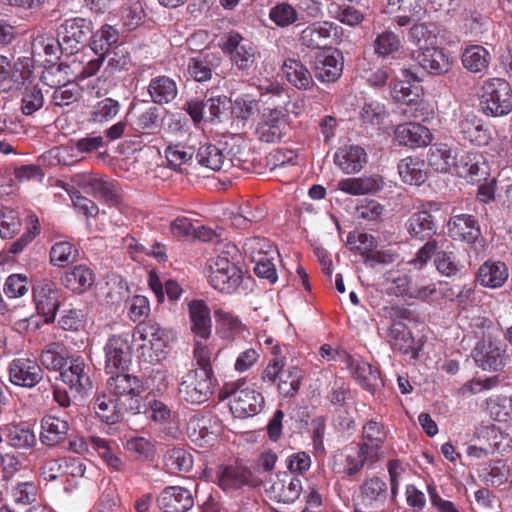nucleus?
<instances>
[{
    "mask_svg": "<svg viewBox=\"0 0 512 512\" xmlns=\"http://www.w3.org/2000/svg\"><path fill=\"white\" fill-rule=\"evenodd\" d=\"M163 120L162 111L156 106H149L137 111L132 126L137 133L142 135H156L162 129Z\"/></svg>",
    "mask_w": 512,
    "mask_h": 512,
    "instance_id": "nucleus-32",
    "label": "nucleus"
},
{
    "mask_svg": "<svg viewBox=\"0 0 512 512\" xmlns=\"http://www.w3.org/2000/svg\"><path fill=\"white\" fill-rule=\"evenodd\" d=\"M490 51L482 45L474 44L466 47L461 55L463 67L471 73L486 71L491 63Z\"/></svg>",
    "mask_w": 512,
    "mask_h": 512,
    "instance_id": "nucleus-40",
    "label": "nucleus"
},
{
    "mask_svg": "<svg viewBox=\"0 0 512 512\" xmlns=\"http://www.w3.org/2000/svg\"><path fill=\"white\" fill-rule=\"evenodd\" d=\"M476 365L484 371H501L507 364V346L500 339L485 337L471 352Z\"/></svg>",
    "mask_w": 512,
    "mask_h": 512,
    "instance_id": "nucleus-7",
    "label": "nucleus"
},
{
    "mask_svg": "<svg viewBox=\"0 0 512 512\" xmlns=\"http://www.w3.org/2000/svg\"><path fill=\"white\" fill-rule=\"evenodd\" d=\"M214 317L224 338L234 337L244 329V326L238 316L222 307L214 309Z\"/></svg>",
    "mask_w": 512,
    "mask_h": 512,
    "instance_id": "nucleus-49",
    "label": "nucleus"
},
{
    "mask_svg": "<svg viewBox=\"0 0 512 512\" xmlns=\"http://www.w3.org/2000/svg\"><path fill=\"white\" fill-rule=\"evenodd\" d=\"M375 53L386 58L389 56L394 57L401 48V41L399 36L392 31H383L378 34L373 43Z\"/></svg>",
    "mask_w": 512,
    "mask_h": 512,
    "instance_id": "nucleus-52",
    "label": "nucleus"
},
{
    "mask_svg": "<svg viewBox=\"0 0 512 512\" xmlns=\"http://www.w3.org/2000/svg\"><path fill=\"white\" fill-rule=\"evenodd\" d=\"M459 130L465 140L478 146L487 145L491 139L490 131L484 127L482 120L474 114H467L460 120Z\"/></svg>",
    "mask_w": 512,
    "mask_h": 512,
    "instance_id": "nucleus-36",
    "label": "nucleus"
},
{
    "mask_svg": "<svg viewBox=\"0 0 512 512\" xmlns=\"http://www.w3.org/2000/svg\"><path fill=\"white\" fill-rule=\"evenodd\" d=\"M349 368L355 380L365 390L374 393L377 389L383 386L380 371L377 367L372 366L368 362L350 359Z\"/></svg>",
    "mask_w": 512,
    "mask_h": 512,
    "instance_id": "nucleus-30",
    "label": "nucleus"
},
{
    "mask_svg": "<svg viewBox=\"0 0 512 512\" xmlns=\"http://www.w3.org/2000/svg\"><path fill=\"white\" fill-rule=\"evenodd\" d=\"M135 334L142 342L139 346L140 357L145 362L155 364L166 358L171 340L170 332L159 323L149 320L139 323Z\"/></svg>",
    "mask_w": 512,
    "mask_h": 512,
    "instance_id": "nucleus-1",
    "label": "nucleus"
},
{
    "mask_svg": "<svg viewBox=\"0 0 512 512\" xmlns=\"http://www.w3.org/2000/svg\"><path fill=\"white\" fill-rule=\"evenodd\" d=\"M302 371L297 367H289L282 372L279 382V393L285 398L293 397L300 388Z\"/></svg>",
    "mask_w": 512,
    "mask_h": 512,
    "instance_id": "nucleus-56",
    "label": "nucleus"
},
{
    "mask_svg": "<svg viewBox=\"0 0 512 512\" xmlns=\"http://www.w3.org/2000/svg\"><path fill=\"white\" fill-rule=\"evenodd\" d=\"M32 48L34 55L45 56L44 62L46 64H55L59 59V51L62 52L59 37L54 39L53 37L39 36L34 40Z\"/></svg>",
    "mask_w": 512,
    "mask_h": 512,
    "instance_id": "nucleus-50",
    "label": "nucleus"
},
{
    "mask_svg": "<svg viewBox=\"0 0 512 512\" xmlns=\"http://www.w3.org/2000/svg\"><path fill=\"white\" fill-rule=\"evenodd\" d=\"M165 463L173 471L187 472L193 467V458L183 448H172L165 456Z\"/></svg>",
    "mask_w": 512,
    "mask_h": 512,
    "instance_id": "nucleus-64",
    "label": "nucleus"
},
{
    "mask_svg": "<svg viewBox=\"0 0 512 512\" xmlns=\"http://www.w3.org/2000/svg\"><path fill=\"white\" fill-rule=\"evenodd\" d=\"M145 16V10L140 0H129L121 10V20L128 30L137 28Z\"/></svg>",
    "mask_w": 512,
    "mask_h": 512,
    "instance_id": "nucleus-59",
    "label": "nucleus"
},
{
    "mask_svg": "<svg viewBox=\"0 0 512 512\" xmlns=\"http://www.w3.org/2000/svg\"><path fill=\"white\" fill-rule=\"evenodd\" d=\"M437 210L438 206L435 202L422 203L418 211L414 212L406 221L405 226L410 236L424 240L435 234L436 224L431 213Z\"/></svg>",
    "mask_w": 512,
    "mask_h": 512,
    "instance_id": "nucleus-16",
    "label": "nucleus"
},
{
    "mask_svg": "<svg viewBox=\"0 0 512 512\" xmlns=\"http://www.w3.org/2000/svg\"><path fill=\"white\" fill-rule=\"evenodd\" d=\"M334 29H336V26L332 22H314L301 31L300 42L307 48H324L329 44Z\"/></svg>",
    "mask_w": 512,
    "mask_h": 512,
    "instance_id": "nucleus-29",
    "label": "nucleus"
},
{
    "mask_svg": "<svg viewBox=\"0 0 512 512\" xmlns=\"http://www.w3.org/2000/svg\"><path fill=\"white\" fill-rule=\"evenodd\" d=\"M264 406L261 393L250 388L231 391L230 410L235 417L247 418L258 414Z\"/></svg>",
    "mask_w": 512,
    "mask_h": 512,
    "instance_id": "nucleus-17",
    "label": "nucleus"
},
{
    "mask_svg": "<svg viewBox=\"0 0 512 512\" xmlns=\"http://www.w3.org/2000/svg\"><path fill=\"white\" fill-rule=\"evenodd\" d=\"M190 329L197 338L206 340L211 335L212 321L210 309L203 300H193L188 304Z\"/></svg>",
    "mask_w": 512,
    "mask_h": 512,
    "instance_id": "nucleus-28",
    "label": "nucleus"
},
{
    "mask_svg": "<svg viewBox=\"0 0 512 512\" xmlns=\"http://www.w3.org/2000/svg\"><path fill=\"white\" fill-rule=\"evenodd\" d=\"M420 66L433 75H442L449 71L451 61L442 49L427 47L417 56Z\"/></svg>",
    "mask_w": 512,
    "mask_h": 512,
    "instance_id": "nucleus-38",
    "label": "nucleus"
},
{
    "mask_svg": "<svg viewBox=\"0 0 512 512\" xmlns=\"http://www.w3.org/2000/svg\"><path fill=\"white\" fill-rule=\"evenodd\" d=\"M248 478L247 469L238 465L221 466L217 472L218 484L225 491L241 488L248 483Z\"/></svg>",
    "mask_w": 512,
    "mask_h": 512,
    "instance_id": "nucleus-43",
    "label": "nucleus"
},
{
    "mask_svg": "<svg viewBox=\"0 0 512 512\" xmlns=\"http://www.w3.org/2000/svg\"><path fill=\"white\" fill-rule=\"evenodd\" d=\"M398 173L403 182L420 186L428 176V170L424 160L418 157L408 156L398 163Z\"/></svg>",
    "mask_w": 512,
    "mask_h": 512,
    "instance_id": "nucleus-39",
    "label": "nucleus"
},
{
    "mask_svg": "<svg viewBox=\"0 0 512 512\" xmlns=\"http://www.w3.org/2000/svg\"><path fill=\"white\" fill-rule=\"evenodd\" d=\"M33 301L38 315L45 323H53L60 307L61 289L49 279L37 280L32 287Z\"/></svg>",
    "mask_w": 512,
    "mask_h": 512,
    "instance_id": "nucleus-8",
    "label": "nucleus"
},
{
    "mask_svg": "<svg viewBox=\"0 0 512 512\" xmlns=\"http://www.w3.org/2000/svg\"><path fill=\"white\" fill-rule=\"evenodd\" d=\"M120 107L119 101L113 98H104L93 106L91 118L95 123L109 122L118 115Z\"/></svg>",
    "mask_w": 512,
    "mask_h": 512,
    "instance_id": "nucleus-57",
    "label": "nucleus"
},
{
    "mask_svg": "<svg viewBox=\"0 0 512 512\" xmlns=\"http://www.w3.org/2000/svg\"><path fill=\"white\" fill-rule=\"evenodd\" d=\"M78 256L75 246L68 241L56 242L50 250V261L54 266L64 267Z\"/></svg>",
    "mask_w": 512,
    "mask_h": 512,
    "instance_id": "nucleus-58",
    "label": "nucleus"
},
{
    "mask_svg": "<svg viewBox=\"0 0 512 512\" xmlns=\"http://www.w3.org/2000/svg\"><path fill=\"white\" fill-rule=\"evenodd\" d=\"M81 96L80 87L76 83H67L55 88L51 96V104L65 107L76 102Z\"/></svg>",
    "mask_w": 512,
    "mask_h": 512,
    "instance_id": "nucleus-63",
    "label": "nucleus"
},
{
    "mask_svg": "<svg viewBox=\"0 0 512 512\" xmlns=\"http://www.w3.org/2000/svg\"><path fill=\"white\" fill-rule=\"evenodd\" d=\"M148 93L155 104L171 103L178 95V87L174 79L160 75L150 80Z\"/></svg>",
    "mask_w": 512,
    "mask_h": 512,
    "instance_id": "nucleus-37",
    "label": "nucleus"
},
{
    "mask_svg": "<svg viewBox=\"0 0 512 512\" xmlns=\"http://www.w3.org/2000/svg\"><path fill=\"white\" fill-rule=\"evenodd\" d=\"M457 175L472 183L487 180L489 176V164L485 157L477 152H469L456 162Z\"/></svg>",
    "mask_w": 512,
    "mask_h": 512,
    "instance_id": "nucleus-21",
    "label": "nucleus"
},
{
    "mask_svg": "<svg viewBox=\"0 0 512 512\" xmlns=\"http://www.w3.org/2000/svg\"><path fill=\"white\" fill-rule=\"evenodd\" d=\"M390 499L388 485L378 476L367 477L359 486L356 503L365 509H385Z\"/></svg>",
    "mask_w": 512,
    "mask_h": 512,
    "instance_id": "nucleus-12",
    "label": "nucleus"
},
{
    "mask_svg": "<svg viewBox=\"0 0 512 512\" xmlns=\"http://www.w3.org/2000/svg\"><path fill=\"white\" fill-rule=\"evenodd\" d=\"M222 50L229 55L233 65L246 75L256 64L257 47L239 32L230 31L223 37Z\"/></svg>",
    "mask_w": 512,
    "mask_h": 512,
    "instance_id": "nucleus-6",
    "label": "nucleus"
},
{
    "mask_svg": "<svg viewBox=\"0 0 512 512\" xmlns=\"http://www.w3.org/2000/svg\"><path fill=\"white\" fill-rule=\"evenodd\" d=\"M91 32V22L86 19H67L58 29L62 52L74 54L80 51L87 42Z\"/></svg>",
    "mask_w": 512,
    "mask_h": 512,
    "instance_id": "nucleus-10",
    "label": "nucleus"
},
{
    "mask_svg": "<svg viewBox=\"0 0 512 512\" xmlns=\"http://www.w3.org/2000/svg\"><path fill=\"white\" fill-rule=\"evenodd\" d=\"M394 137L399 145L410 148L424 147L432 141V133L427 127L411 122L398 125Z\"/></svg>",
    "mask_w": 512,
    "mask_h": 512,
    "instance_id": "nucleus-25",
    "label": "nucleus"
},
{
    "mask_svg": "<svg viewBox=\"0 0 512 512\" xmlns=\"http://www.w3.org/2000/svg\"><path fill=\"white\" fill-rule=\"evenodd\" d=\"M90 444L105 463L115 471H122L124 462L112 451L111 442L107 439L91 436Z\"/></svg>",
    "mask_w": 512,
    "mask_h": 512,
    "instance_id": "nucleus-53",
    "label": "nucleus"
},
{
    "mask_svg": "<svg viewBox=\"0 0 512 512\" xmlns=\"http://www.w3.org/2000/svg\"><path fill=\"white\" fill-rule=\"evenodd\" d=\"M509 276L508 267L501 261H486L478 269L477 280L488 288H499L504 285Z\"/></svg>",
    "mask_w": 512,
    "mask_h": 512,
    "instance_id": "nucleus-35",
    "label": "nucleus"
},
{
    "mask_svg": "<svg viewBox=\"0 0 512 512\" xmlns=\"http://www.w3.org/2000/svg\"><path fill=\"white\" fill-rule=\"evenodd\" d=\"M133 335L123 333L110 337L104 347L105 370L113 374L115 371L126 370L132 359Z\"/></svg>",
    "mask_w": 512,
    "mask_h": 512,
    "instance_id": "nucleus-9",
    "label": "nucleus"
},
{
    "mask_svg": "<svg viewBox=\"0 0 512 512\" xmlns=\"http://www.w3.org/2000/svg\"><path fill=\"white\" fill-rule=\"evenodd\" d=\"M447 226L448 232L454 240L474 243L481 235L478 221L469 214L453 215Z\"/></svg>",
    "mask_w": 512,
    "mask_h": 512,
    "instance_id": "nucleus-26",
    "label": "nucleus"
},
{
    "mask_svg": "<svg viewBox=\"0 0 512 512\" xmlns=\"http://www.w3.org/2000/svg\"><path fill=\"white\" fill-rule=\"evenodd\" d=\"M428 163L437 172L446 173L452 166L455 167V157L447 144H434L428 152Z\"/></svg>",
    "mask_w": 512,
    "mask_h": 512,
    "instance_id": "nucleus-47",
    "label": "nucleus"
},
{
    "mask_svg": "<svg viewBox=\"0 0 512 512\" xmlns=\"http://www.w3.org/2000/svg\"><path fill=\"white\" fill-rule=\"evenodd\" d=\"M39 360L50 371L61 370L67 364V349L61 342H50L42 349Z\"/></svg>",
    "mask_w": 512,
    "mask_h": 512,
    "instance_id": "nucleus-44",
    "label": "nucleus"
},
{
    "mask_svg": "<svg viewBox=\"0 0 512 512\" xmlns=\"http://www.w3.org/2000/svg\"><path fill=\"white\" fill-rule=\"evenodd\" d=\"M229 254L230 251H223L210 258L207 263L209 284L224 294L236 292L243 282V272L233 259L229 258Z\"/></svg>",
    "mask_w": 512,
    "mask_h": 512,
    "instance_id": "nucleus-2",
    "label": "nucleus"
},
{
    "mask_svg": "<svg viewBox=\"0 0 512 512\" xmlns=\"http://www.w3.org/2000/svg\"><path fill=\"white\" fill-rule=\"evenodd\" d=\"M335 165L345 174L360 172L367 163V153L358 145H345L337 149L333 156Z\"/></svg>",
    "mask_w": 512,
    "mask_h": 512,
    "instance_id": "nucleus-24",
    "label": "nucleus"
},
{
    "mask_svg": "<svg viewBox=\"0 0 512 512\" xmlns=\"http://www.w3.org/2000/svg\"><path fill=\"white\" fill-rule=\"evenodd\" d=\"M44 105V95L37 84H29L24 88L21 111L24 115H32Z\"/></svg>",
    "mask_w": 512,
    "mask_h": 512,
    "instance_id": "nucleus-55",
    "label": "nucleus"
},
{
    "mask_svg": "<svg viewBox=\"0 0 512 512\" xmlns=\"http://www.w3.org/2000/svg\"><path fill=\"white\" fill-rule=\"evenodd\" d=\"M31 74L29 58H19L12 65L8 57L0 55V92H9L24 85Z\"/></svg>",
    "mask_w": 512,
    "mask_h": 512,
    "instance_id": "nucleus-14",
    "label": "nucleus"
},
{
    "mask_svg": "<svg viewBox=\"0 0 512 512\" xmlns=\"http://www.w3.org/2000/svg\"><path fill=\"white\" fill-rule=\"evenodd\" d=\"M194 505L191 492L183 487H166L158 497V506L163 512H187Z\"/></svg>",
    "mask_w": 512,
    "mask_h": 512,
    "instance_id": "nucleus-23",
    "label": "nucleus"
},
{
    "mask_svg": "<svg viewBox=\"0 0 512 512\" xmlns=\"http://www.w3.org/2000/svg\"><path fill=\"white\" fill-rule=\"evenodd\" d=\"M216 383L215 375L189 370L179 382V397L187 403L202 404L212 397Z\"/></svg>",
    "mask_w": 512,
    "mask_h": 512,
    "instance_id": "nucleus-5",
    "label": "nucleus"
},
{
    "mask_svg": "<svg viewBox=\"0 0 512 512\" xmlns=\"http://www.w3.org/2000/svg\"><path fill=\"white\" fill-rule=\"evenodd\" d=\"M72 182L85 193L104 199L107 202L117 203L119 195L114 182H111L97 173L80 172L72 176Z\"/></svg>",
    "mask_w": 512,
    "mask_h": 512,
    "instance_id": "nucleus-11",
    "label": "nucleus"
},
{
    "mask_svg": "<svg viewBox=\"0 0 512 512\" xmlns=\"http://www.w3.org/2000/svg\"><path fill=\"white\" fill-rule=\"evenodd\" d=\"M270 20L278 27H287L298 20L296 8L286 2L278 3L270 9Z\"/></svg>",
    "mask_w": 512,
    "mask_h": 512,
    "instance_id": "nucleus-60",
    "label": "nucleus"
},
{
    "mask_svg": "<svg viewBox=\"0 0 512 512\" xmlns=\"http://www.w3.org/2000/svg\"><path fill=\"white\" fill-rule=\"evenodd\" d=\"M243 252L247 258L253 261H260L265 256L276 258L278 251L267 238L251 237L244 241Z\"/></svg>",
    "mask_w": 512,
    "mask_h": 512,
    "instance_id": "nucleus-46",
    "label": "nucleus"
},
{
    "mask_svg": "<svg viewBox=\"0 0 512 512\" xmlns=\"http://www.w3.org/2000/svg\"><path fill=\"white\" fill-rule=\"evenodd\" d=\"M60 377L75 397L92 388L85 362L79 356L71 358L68 367L64 366L60 370Z\"/></svg>",
    "mask_w": 512,
    "mask_h": 512,
    "instance_id": "nucleus-20",
    "label": "nucleus"
},
{
    "mask_svg": "<svg viewBox=\"0 0 512 512\" xmlns=\"http://www.w3.org/2000/svg\"><path fill=\"white\" fill-rule=\"evenodd\" d=\"M479 105L486 116L502 117L509 114L512 110L510 84L501 78L487 80L483 85Z\"/></svg>",
    "mask_w": 512,
    "mask_h": 512,
    "instance_id": "nucleus-4",
    "label": "nucleus"
},
{
    "mask_svg": "<svg viewBox=\"0 0 512 512\" xmlns=\"http://www.w3.org/2000/svg\"><path fill=\"white\" fill-rule=\"evenodd\" d=\"M94 410L96 415L107 424H115L122 419L127 407L108 393H102L95 398Z\"/></svg>",
    "mask_w": 512,
    "mask_h": 512,
    "instance_id": "nucleus-33",
    "label": "nucleus"
},
{
    "mask_svg": "<svg viewBox=\"0 0 512 512\" xmlns=\"http://www.w3.org/2000/svg\"><path fill=\"white\" fill-rule=\"evenodd\" d=\"M286 127V114L282 109L265 108L256 127V135L262 142L275 143L281 140Z\"/></svg>",
    "mask_w": 512,
    "mask_h": 512,
    "instance_id": "nucleus-15",
    "label": "nucleus"
},
{
    "mask_svg": "<svg viewBox=\"0 0 512 512\" xmlns=\"http://www.w3.org/2000/svg\"><path fill=\"white\" fill-rule=\"evenodd\" d=\"M9 381L19 387L31 389L43 378V370L36 360L15 358L8 365Z\"/></svg>",
    "mask_w": 512,
    "mask_h": 512,
    "instance_id": "nucleus-13",
    "label": "nucleus"
},
{
    "mask_svg": "<svg viewBox=\"0 0 512 512\" xmlns=\"http://www.w3.org/2000/svg\"><path fill=\"white\" fill-rule=\"evenodd\" d=\"M281 70L287 81L299 90H308L314 85L311 72L300 60L294 58L285 60Z\"/></svg>",
    "mask_w": 512,
    "mask_h": 512,
    "instance_id": "nucleus-34",
    "label": "nucleus"
},
{
    "mask_svg": "<svg viewBox=\"0 0 512 512\" xmlns=\"http://www.w3.org/2000/svg\"><path fill=\"white\" fill-rule=\"evenodd\" d=\"M302 490V481L286 472L278 473L266 488V492L270 494L271 498L283 503L296 501Z\"/></svg>",
    "mask_w": 512,
    "mask_h": 512,
    "instance_id": "nucleus-19",
    "label": "nucleus"
},
{
    "mask_svg": "<svg viewBox=\"0 0 512 512\" xmlns=\"http://www.w3.org/2000/svg\"><path fill=\"white\" fill-rule=\"evenodd\" d=\"M389 342L394 351L407 356L411 360L419 357L423 342L416 340L409 328L402 322H394L388 331Z\"/></svg>",
    "mask_w": 512,
    "mask_h": 512,
    "instance_id": "nucleus-18",
    "label": "nucleus"
},
{
    "mask_svg": "<svg viewBox=\"0 0 512 512\" xmlns=\"http://www.w3.org/2000/svg\"><path fill=\"white\" fill-rule=\"evenodd\" d=\"M343 56L340 51L333 50L316 58L314 65L315 77L321 82H334L342 74Z\"/></svg>",
    "mask_w": 512,
    "mask_h": 512,
    "instance_id": "nucleus-27",
    "label": "nucleus"
},
{
    "mask_svg": "<svg viewBox=\"0 0 512 512\" xmlns=\"http://www.w3.org/2000/svg\"><path fill=\"white\" fill-rule=\"evenodd\" d=\"M125 448L136 459L141 461H152L156 453L154 443L142 436H134L127 439Z\"/></svg>",
    "mask_w": 512,
    "mask_h": 512,
    "instance_id": "nucleus-54",
    "label": "nucleus"
},
{
    "mask_svg": "<svg viewBox=\"0 0 512 512\" xmlns=\"http://www.w3.org/2000/svg\"><path fill=\"white\" fill-rule=\"evenodd\" d=\"M486 409L490 416L498 422L512 421V395H492L486 400Z\"/></svg>",
    "mask_w": 512,
    "mask_h": 512,
    "instance_id": "nucleus-48",
    "label": "nucleus"
},
{
    "mask_svg": "<svg viewBox=\"0 0 512 512\" xmlns=\"http://www.w3.org/2000/svg\"><path fill=\"white\" fill-rule=\"evenodd\" d=\"M118 40V30L105 24L91 36L90 46L96 55L105 56L115 45H118Z\"/></svg>",
    "mask_w": 512,
    "mask_h": 512,
    "instance_id": "nucleus-45",
    "label": "nucleus"
},
{
    "mask_svg": "<svg viewBox=\"0 0 512 512\" xmlns=\"http://www.w3.org/2000/svg\"><path fill=\"white\" fill-rule=\"evenodd\" d=\"M166 159L169 166L182 172V166L192 161L194 149L181 145L168 146L165 150Z\"/></svg>",
    "mask_w": 512,
    "mask_h": 512,
    "instance_id": "nucleus-62",
    "label": "nucleus"
},
{
    "mask_svg": "<svg viewBox=\"0 0 512 512\" xmlns=\"http://www.w3.org/2000/svg\"><path fill=\"white\" fill-rule=\"evenodd\" d=\"M7 441L16 448H30L35 444L36 437L28 427L12 425L7 428Z\"/></svg>",
    "mask_w": 512,
    "mask_h": 512,
    "instance_id": "nucleus-61",
    "label": "nucleus"
},
{
    "mask_svg": "<svg viewBox=\"0 0 512 512\" xmlns=\"http://www.w3.org/2000/svg\"><path fill=\"white\" fill-rule=\"evenodd\" d=\"M69 423L54 415H46L41 420L40 441L46 446H56L67 437Z\"/></svg>",
    "mask_w": 512,
    "mask_h": 512,
    "instance_id": "nucleus-31",
    "label": "nucleus"
},
{
    "mask_svg": "<svg viewBox=\"0 0 512 512\" xmlns=\"http://www.w3.org/2000/svg\"><path fill=\"white\" fill-rule=\"evenodd\" d=\"M383 181L380 176L346 178L338 182V189L350 195H365L381 190Z\"/></svg>",
    "mask_w": 512,
    "mask_h": 512,
    "instance_id": "nucleus-42",
    "label": "nucleus"
},
{
    "mask_svg": "<svg viewBox=\"0 0 512 512\" xmlns=\"http://www.w3.org/2000/svg\"><path fill=\"white\" fill-rule=\"evenodd\" d=\"M106 389L108 394L127 407V412L138 414L145 408L142 398L145 389L142 381L136 376L117 373L107 379Z\"/></svg>",
    "mask_w": 512,
    "mask_h": 512,
    "instance_id": "nucleus-3",
    "label": "nucleus"
},
{
    "mask_svg": "<svg viewBox=\"0 0 512 512\" xmlns=\"http://www.w3.org/2000/svg\"><path fill=\"white\" fill-rule=\"evenodd\" d=\"M388 8L394 14L393 21L400 27L417 23L426 14L423 0H388Z\"/></svg>",
    "mask_w": 512,
    "mask_h": 512,
    "instance_id": "nucleus-22",
    "label": "nucleus"
},
{
    "mask_svg": "<svg viewBox=\"0 0 512 512\" xmlns=\"http://www.w3.org/2000/svg\"><path fill=\"white\" fill-rule=\"evenodd\" d=\"M196 159L200 165L218 171L223 167L226 157L223 150L216 145L204 144L199 147Z\"/></svg>",
    "mask_w": 512,
    "mask_h": 512,
    "instance_id": "nucleus-51",
    "label": "nucleus"
},
{
    "mask_svg": "<svg viewBox=\"0 0 512 512\" xmlns=\"http://www.w3.org/2000/svg\"><path fill=\"white\" fill-rule=\"evenodd\" d=\"M94 280V273L89 267L76 265L65 272L62 283L68 290L81 294L92 287Z\"/></svg>",
    "mask_w": 512,
    "mask_h": 512,
    "instance_id": "nucleus-41",
    "label": "nucleus"
}]
</instances>
